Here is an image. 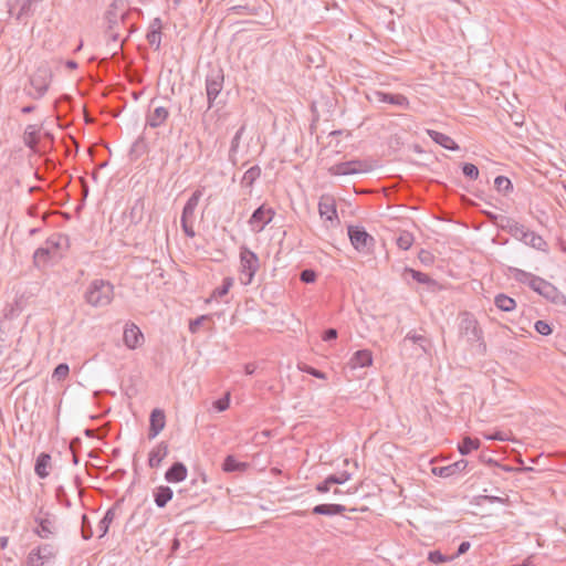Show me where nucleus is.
<instances>
[{
	"label": "nucleus",
	"mask_w": 566,
	"mask_h": 566,
	"mask_svg": "<svg viewBox=\"0 0 566 566\" xmlns=\"http://www.w3.org/2000/svg\"><path fill=\"white\" fill-rule=\"evenodd\" d=\"M507 273L517 283L527 285L547 301L556 302L558 298V290L545 279L514 266H510Z\"/></svg>",
	"instance_id": "f257e3e1"
},
{
	"label": "nucleus",
	"mask_w": 566,
	"mask_h": 566,
	"mask_svg": "<svg viewBox=\"0 0 566 566\" xmlns=\"http://www.w3.org/2000/svg\"><path fill=\"white\" fill-rule=\"evenodd\" d=\"M130 18L127 0H113L105 12L106 34L113 42L120 40V29L126 28Z\"/></svg>",
	"instance_id": "f03ea898"
},
{
	"label": "nucleus",
	"mask_w": 566,
	"mask_h": 566,
	"mask_svg": "<svg viewBox=\"0 0 566 566\" xmlns=\"http://www.w3.org/2000/svg\"><path fill=\"white\" fill-rule=\"evenodd\" d=\"M114 285L104 279L92 280L83 293V300L92 307L108 306L114 300Z\"/></svg>",
	"instance_id": "7ed1b4c3"
},
{
	"label": "nucleus",
	"mask_w": 566,
	"mask_h": 566,
	"mask_svg": "<svg viewBox=\"0 0 566 566\" xmlns=\"http://www.w3.org/2000/svg\"><path fill=\"white\" fill-rule=\"evenodd\" d=\"M52 70L48 62H42L35 72L30 75L29 84L23 91L32 99H41L48 92L52 82Z\"/></svg>",
	"instance_id": "20e7f679"
},
{
	"label": "nucleus",
	"mask_w": 566,
	"mask_h": 566,
	"mask_svg": "<svg viewBox=\"0 0 566 566\" xmlns=\"http://www.w3.org/2000/svg\"><path fill=\"white\" fill-rule=\"evenodd\" d=\"M459 333L468 343H479V346L485 350L486 345L483 340V331L472 313L463 312L460 314Z\"/></svg>",
	"instance_id": "39448f33"
},
{
	"label": "nucleus",
	"mask_w": 566,
	"mask_h": 566,
	"mask_svg": "<svg viewBox=\"0 0 566 566\" xmlns=\"http://www.w3.org/2000/svg\"><path fill=\"white\" fill-rule=\"evenodd\" d=\"M240 282L243 285L251 284L260 268V260L256 253L247 247L240 248Z\"/></svg>",
	"instance_id": "423d86ee"
},
{
	"label": "nucleus",
	"mask_w": 566,
	"mask_h": 566,
	"mask_svg": "<svg viewBox=\"0 0 566 566\" xmlns=\"http://www.w3.org/2000/svg\"><path fill=\"white\" fill-rule=\"evenodd\" d=\"M224 74L221 67L210 69L206 76V93L208 109L214 106V102L223 88Z\"/></svg>",
	"instance_id": "0eeeda50"
},
{
	"label": "nucleus",
	"mask_w": 566,
	"mask_h": 566,
	"mask_svg": "<svg viewBox=\"0 0 566 566\" xmlns=\"http://www.w3.org/2000/svg\"><path fill=\"white\" fill-rule=\"evenodd\" d=\"M347 233L352 245L361 253H369L375 247V239L361 226H348Z\"/></svg>",
	"instance_id": "6e6552de"
},
{
	"label": "nucleus",
	"mask_w": 566,
	"mask_h": 566,
	"mask_svg": "<svg viewBox=\"0 0 566 566\" xmlns=\"http://www.w3.org/2000/svg\"><path fill=\"white\" fill-rule=\"evenodd\" d=\"M328 171L333 176H347L366 172L368 171V166L365 161L356 159L335 164L328 169Z\"/></svg>",
	"instance_id": "1a4fd4ad"
},
{
	"label": "nucleus",
	"mask_w": 566,
	"mask_h": 566,
	"mask_svg": "<svg viewBox=\"0 0 566 566\" xmlns=\"http://www.w3.org/2000/svg\"><path fill=\"white\" fill-rule=\"evenodd\" d=\"M275 214V211L265 205L256 208L250 217L249 223L256 232L262 231L269 224Z\"/></svg>",
	"instance_id": "9d476101"
},
{
	"label": "nucleus",
	"mask_w": 566,
	"mask_h": 566,
	"mask_svg": "<svg viewBox=\"0 0 566 566\" xmlns=\"http://www.w3.org/2000/svg\"><path fill=\"white\" fill-rule=\"evenodd\" d=\"M54 557L53 546L43 544L33 548L27 558L28 566H44L46 562Z\"/></svg>",
	"instance_id": "9b49d317"
},
{
	"label": "nucleus",
	"mask_w": 566,
	"mask_h": 566,
	"mask_svg": "<svg viewBox=\"0 0 566 566\" xmlns=\"http://www.w3.org/2000/svg\"><path fill=\"white\" fill-rule=\"evenodd\" d=\"M373 99L378 103L391 104L400 109H408L410 106L409 99L403 94H392L382 91H375Z\"/></svg>",
	"instance_id": "f8f14e48"
},
{
	"label": "nucleus",
	"mask_w": 566,
	"mask_h": 566,
	"mask_svg": "<svg viewBox=\"0 0 566 566\" xmlns=\"http://www.w3.org/2000/svg\"><path fill=\"white\" fill-rule=\"evenodd\" d=\"M35 523H38V528H35V534L41 538H49L55 532L54 520L51 518V514L49 512H43L42 510L34 517Z\"/></svg>",
	"instance_id": "ddd939ff"
},
{
	"label": "nucleus",
	"mask_w": 566,
	"mask_h": 566,
	"mask_svg": "<svg viewBox=\"0 0 566 566\" xmlns=\"http://www.w3.org/2000/svg\"><path fill=\"white\" fill-rule=\"evenodd\" d=\"M169 115V109L165 106H157L154 109H149L145 117V126L158 128L167 122Z\"/></svg>",
	"instance_id": "4468645a"
},
{
	"label": "nucleus",
	"mask_w": 566,
	"mask_h": 566,
	"mask_svg": "<svg viewBox=\"0 0 566 566\" xmlns=\"http://www.w3.org/2000/svg\"><path fill=\"white\" fill-rule=\"evenodd\" d=\"M123 340L129 349H135L144 343V335L136 324L129 323L124 328Z\"/></svg>",
	"instance_id": "2eb2a0df"
},
{
	"label": "nucleus",
	"mask_w": 566,
	"mask_h": 566,
	"mask_svg": "<svg viewBox=\"0 0 566 566\" xmlns=\"http://www.w3.org/2000/svg\"><path fill=\"white\" fill-rule=\"evenodd\" d=\"M468 465H469V462L464 459H461V460L455 461L449 465L433 467L432 473L437 476L450 478V476L459 475L462 472H464L467 470Z\"/></svg>",
	"instance_id": "dca6fc26"
},
{
	"label": "nucleus",
	"mask_w": 566,
	"mask_h": 566,
	"mask_svg": "<svg viewBox=\"0 0 566 566\" xmlns=\"http://www.w3.org/2000/svg\"><path fill=\"white\" fill-rule=\"evenodd\" d=\"M165 424L166 416L164 410L158 408L154 409L149 417L148 439H155L165 428Z\"/></svg>",
	"instance_id": "f3484780"
},
{
	"label": "nucleus",
	"mask_w": 566,
	"mask_h": 566,
	"mask_svg": "<svg viewBox=\"0 0 566 566\" xmlns=\"http://www.w3.org/2000/svg\"><path fill=\"white\" fill-rule=\"evenodd\" d=\"M145 198L138 197L125 212V217L128 218L129 224L137 226L142 222L145 214Z\"/></svg>",
	"instance_id": "a211bd4d"
},
{
	"label": "nucleus",
	"mask_w": 566,
	"mask_h": 566,
	"mask_svg": "<svg viewBox=\"0 0 566 566\" xmlns=\"http://www.w3.org/2000/svg\"><path fill=\"white\" fill-rule=\"evenodd\" d=\"M318 212L322 218L328 221L337 219V210L335 199L331 196H322L318 202Z\"/></svg>",
	"instance_id": "6ab92c4d"
},
{
	"label": "nucleus",
	"mask_w": 566,
	"mask_h": 566,
	"mask_svg": "<svg viewBox=\"0 0 566 566\" xmlns=\"http://www.w3.org/2000/svg\"><path fill=\"white\" fill-rule=\"evenodd\" d=\"M161 29H163V22L160 18H155L150 24L148 32L146 34L147 42L150 46L155 49V51H158L160 49L161 44Z\"/></svg>",
	"instance_id": "aec40b11"
},
{
	"label": "nucleus",
	"mask_w": 566,
	"mask_h": 566,
	"mask_svg": "<svg viewBox=\"0 0 566 566\" xmlns=\"http://www.w3.org/2000/svg\"><path fill=\"white\" fill-rule=\"evenodd\" d=\"M120 501L115 502L104 514L103 518L97 524L98 537H104L109 530L111 524L116 517V512L119 509Z\"/></svg>",
	"instance_id": "412c9836"
},
{
	"label": "nucleus",
	"mask_w": 566,
	"mask_h": 566,
	"mask_svg": "<svg viewBox=\"0 0 566 566\" xmlns=\"http://www.w3.org/2000/svg\"><path fill=\"white\" fill-rule=\"evenodd\" d=\"M188 469L182 462L172 463L165 472V480L169 483H179L187 478Z\"/></svg>",
	"instance_id": "4be33fe9"
},
{
	"label": "nucleus",
	"mask_w": 566,
	"mask_h": 566,
	"mask_svg": "<svg viewBox=\"0 0 566 566\" xmlns=\"http://www.w3.org/2000/svg\"><path fill=\"white\" fill-rule=\"evenodd\" d=\"M169 446L166 441L159 442L153 448L148 454V465L150 468H158L161 461L168 455Z\"/></svg>",
	"instance_id": "5701e85b"
},
{
	"label": "nucleus",
	"mask_w": 566,
	"mask_h": 566,
	"mask_svg": "<svg viewBox=\"0 0 566 566\" xmlns=\"http://www.w3.org/2000/svg\"><path fill=\"white\" fill-rule=\"evenodd\" d=\"M202 189H197L192 192V195L189 197L187 202L184 206L182 213H181V220H195V211L198 207V203L202 197Z\"/></svg>",
	"instance_id": "b1692460"
},
{
	"label": "nucleus",
	"mask_w": 566,
	"mask_h": 566,
	"mask_svg": "<svg viewBox=\"0 0 566 566\" xmlns=\"http://www.w3.org/2000/svg\"><path fill=\"white\" fill-rule=\"evenodd\" d=\"M373 364V354L369 349H359L355 352L349 359L348 365L350 368H363Z\"/></svg>",
	"instance_id": "393cba45"
},
{
	"label": "nucleus",
	"mask_w": 566,
	"mask_h": 566,
	"mask_svg": "<svg viewBox=\"0 0 566 566\" xmlns=\"http://www.w3.org/2000/svg\"><path fill=\"white\" fill-rule=\"evenodd\" d=\"M427 134L429 137L440 145L441 147L448 149V150H459V145L448 135L440 133L438 130L428 129Z\"/></svg>",
	"instance_id": "a878e982"
},
{
	"label": "nucleus",
	"mask_w": 566,
	"mask_h": 566,
	"mask_svg": "<svg viewBox=\"0 0 566 566\" xmlns=\"http://www.w3.org/2000/svg\"><path fill=\"white\" fill-rule=\"evenodd\" d=\"M401 277L407 283H409V277H411L413 281H416L420 284H426V285H434L436 284V281L433 279H431L428 274L417 271V270H413L409 266H406L403 269Z\"/></svg>",
	"instance_id": "bb28decb"
},
{
	"label": "nucleus",
	"mask_w": 566,
	"mask_h": 566,
	"mask_svg": "<svg viewBox=\"0 0 566 566\" xmlns=\"http://www.w3.org/2000/svg\"><path fill=\"white\" fill-rule=\"evenodd\" d=\"M346 506L342 504H334V503H324V504H317L312 509V514L315 515H338L343 514L346 511Z\"/></svg>",
	"instance_id": "cd10ccee"
},
{
	"label": "nucleus",
	"mask_w": 566,
	"mask_h": 566,
	"mask_svg": "<svg viewBox=\"0 0 566 566\" xmlns=\"http://www.w3.org/2000/svg\"><path fill=\"white\" fill-rule=\"evenodd\" d=\"M172 495H174V492H172L171 488L167 486V485H159V486L155 488L153 491L155 504L159 509H164L168 504V502L171 501Z\"/></svg>",
	"instance_id": "c85d7f7f"
},
{
	"label": "nucleus",
	"mask_w": 566,
	"mask_h": 566,
	"mask_svg": "<svg viewBox=\"0 0 566 566\" xmlns=\"http://www.w3.org/2000/svg\"><path fill=\"white\" fill-rule=\"evenodd\" d=\"M524 244L543 252H547L548 244L542 235L528 229L525 239L522 241Z\"/></svg>",
	"instance_id": "c756f323"
},
{
	"label": "nucleus",
	"mask_w": 566,
	"mask_h": 566,
	"mask_svg": "<svg viewBox=\"0 0 566 566\" xmlns=\"http://www.w3.org/2000/svg\"><path fill=\"white\" fill-rule=\"evenodd\" d=\"M19 6V11L15 14V19L23 21L34 14V6L39 0H15Z\"/></svg>",
	"instance_id": "7c9ffc66"
},
{
	"label": "nucleus",
	"mask_w": 566,
	"mask_h": 566,
	"mask_svg": "<svg viewBox=\"0 0 566 566\" xmlns=\"http://www.w3.org/2000/svg\"><path fill=\"white\" fill-rule=\"evenodd\" d=\"M51 465V455L49 453L42 452L38 455L34 465V472L40 479H45L49 476L50 472L48 468Z\"/></svg>",
	"instance_id": "2f4dec72"
},
{
	"label": "nucleus",
	"mask_w": 566,
	"mask_h": 566,
	"mask_svg": "<svg viewBox=\"0 0 566 566\" xmlns=\"http://www.w3.org/2000/svg\"><path fill=\"white\" fill-rule=\"evenodd\" d=\"M249 468V463L238 461L234 455L229 454L224 458L222 463V470L224 472H243Z\"/></svg>",
	"instance_id": "473e14b6"
},
{
	"label": "nucleus",
	"mask_w": 566,
	"mask_h": 566,
	"mask_svg": "<svg viewBox=\"0 0 566 566\" xmlns=\"http://www.w3.org/2000/svg\"><path fill=\"white\" fill-rule=\"evenodd\" d=\"M52 251L49 247H40L33 253V264L41 269L45 266L51 259Z\"/></svg>",
	"instance_id": "72a5a7b5"
},
{
	"label": "nucleus",
	"mask_w": 566,
	"mask_h": 566,
	"mask_svg": "<svg viewBox=\"0 0 566 566\" xmlns=\"http://www.w3.org/2000/svg\"><path fill=\"white\" fill-rule=\"evenodd\" d=\"M494 304L503 312H512L516 307V301L504 293H500L495 296Z\"/></svg>",
	"instance_id": "f704fd0d"
},
{
	"label": "nucleus",
	"mask_w": 566,
	"mask_h": 566,
	"mask_svg": "<svg viewBox=\"0 0 566 566\" xmlns=\"http://www.w3.org/2000/svg\"><path fill=\"white\" fill-rule=\"evenodd\" d=\"M481 442L478 438L464 437L458 444V450L462 455H468L471 451L478 450Z\"/></svg>",
	"instance_id": "c9c22d12"
},
{
	"label": "nucleus",
	"mask_w": 566,
	"mask_h": 566,
	"mask_svg": "<svg viewBox=\"0 0 566 566\" xmlns=\"http://www.w3.org/2000/svg\"><path fill=\"white\" fill-rule=\"evenodd\" d=\"M24 144L31 149H35L39 144V129L35 125H28L24 130Z\"/></svg>",
	"instance_id": "e433bc0d"
},
{
	"label": "nucleus",
	"mask_w": 566,
	"mask_h": 566,
	"mask_svg": "<svg viewBox=\"0 0 566 566\" xmlns=\"http://www.w3.org/2000/svg\"><path fill=\"white\" fill-rule=\"evenodd\" d=\"M490 220L501 230L510 233L516 220L506 216L490 214Z\"/></svg>",
	"instance_id": "4c0bfd02"
},
{
	"label": "nucleus",
	"mask_w": 566,
	"mask_h": 566,
	"mask_svg": "<svg viewBox=\"0 0 566 566\" xmlns=\"http://www.w3.org/2000/svg\"><path fill=\"white\" fill-rule=\"evenodd\" d=\"M261 176V168L258 165L250 167L241 179V185L247 188H251L256 179Z\"/></svg>",
	"instance_id": "58836bf2"
},
{
	"label": "nucleus",
	"mask_w": 566,
	"mask_h": 566,
	"mask_svg": "<svg viewBox=\"0 0 566 566\" xmlns=\"http://www.w3.org/2000/svg\"><path fill=\"white\" fill-rule=\"evenodd\" d=\"M245 130V125H242L238 130L237 133L234 134L232 140H231V146H230V150H229V159L234 163L235 161V154L238 153V149H239V146H240V142H241V137L243 135Z\"/></svg>",
	"instance_id": "ea45409f"
},
{
	"label": "nucleus",
	"mask_w": 566,
	"mask_h": 566,
	"mask_svg": "<svg viewBox=\"0 0 566 566\" xmlns=\"http://www.w3.org/2000/svg\"><path fill=\"white\" fill-rule=\"evenodd\" d=\"M233 285V279L227 276L222 280V284L216 287L211 293V298H220L227 295Z\"/></svg>",
	"instance_id": "a19ab883"
},
{
	"label": "nucleus",
	"mask_w": 566,
	"mask_h": 566,
	"mask_svg": "<svg viewBox=\"0 0 566 566\" xmlns=\"http://www.w3.org/2000/svg\"><path fill=\"white\" fill-rule=\"evenodd\" d=\"M148 153V146L144 135H140L130 148V155H134L136 158L142 155Z\"/></svg>",
	"instance_id": "79ce46f5"
},
{
	"label": "nucleus",
	"mask_w": 566,
	"mask_h": 566,
	"mask_svg": "<svg viewBox=\"0 0 566 566\" xmlns=\"http://www.w3.org/2000/svg\"><path fill=\"white\" fill-rule=\"evenodd\" d=\"M494 186L499 192L504 195L509 193L513 189L511 180L505 176H497L494 180Z\"/></svg>",
	"instance_id": "37998d69"
},
{
	"label": "nucleus",
	"mask_w": 566,
	"mask_h": 566,
	"mask_svg": "<svg viewBox=\"0 0 566 566\" xmlns=\"http://www.w3.org/2000/svg\"><path fill=\"white\" fill-rule=\"evenodd\" d=\"M413 235L412 233L408 232V231H402L399 237L397 238L396 240V243L398 245L399 249L401 250H408L410 249V247L412 245L413 243Z\"/></svg>",
	"instance_id": "c03bdc74"
},
{
	"label": "nucleus",
	"mask_w": 566,
	"mask_h": 566,
	"mask_svg": "<svg viewBox=\"0 0 566 566\" xmlns=\"http://www.w3.org/2000/svg\"><path fill=\"white\" fill-rule=\"evenodd\" d=\"M69 374H70L69 365L66 363H61L54 368L53 374H52V379L60 382V381L65 380L66 377L69 376Z\"/></svg>",
	"instance_id": "a18cd8bd"
},
{
	"label": "nucleus",
	"mask_w": 566,
	"mask_h": 566,
	"mask_svg": "<svg viewBox=\"0 0 566 566\" xmlns=\"http://www.w3.org/2000/svg\"><path fill=\"white\" fill-rule=\"evenodd\" d=\"M81 536L85 541L91 539L93 536L92 525L86 514H83L81 517Z\"/></svg>",
	"instance_id": "49530a36"
},
{
	"label": "nucleus",
	"mask_w": 566,
	"mask_h": 566,
	"mask_svg": "<svg viewBox=\"0 0 566 566\" xmlns=\"http://www.w3.org/2000/svg\"><path fill=\"white\" fill-rule=\"evenodd\" d=\"M527 231L528 229L525 226L516 221L509 234L522 242L525 239Z\"/></svg>",
	"instance_id": "de8ad7c7"
},
{
	"label": "nucleus",
	"mask_w": 566,
	"mask_h": 566,
	"mask_svg": "<svg viewBox=\"0 0 566 566\" xmlns=\"http://www.w3.org/2000/svg\"><path fill=\"white\" fill-rule=\"evenodd\" d=\"M452 559L453 557L443 555L440 551H431L428 554V560L432 564H442Z\"/></svg>",
	"instance_id": "09e8293b"
},
{
	"label": "nucleus",
	"mask_w": 566,
	"mask_h": 566,
	"mask_svg": "<svg viewBox=\"0 0 566 566\" xmlns=\"http://www.w3.org/2000/svg\"><path fill=\"white\" fill-rule=\"evenodd\" d=\"M462 172L465 177H468L471 180H476L479 178V168L471 163H465L462 166Z\"/></svg>",
	"instance_id": "8fccbe9b"
},
{
	"label": "nucleus",
	"mask_w": 566,
	"mask_h": 566,
	"mask_svg": "<svg viewBox=\"0 0 566 566\" xmlns=\"http://www.w3.org/2000/svg\"><path fill=\"white\" fill-rule=\"evenodd\" d=\"M55 496L60 504L64 505L65 507H71V500L69 499V495L62 485L56 488Z\"/></svg>",
	"instance_id": "3c124183"
},
{
	"label": "nucleus",
	"mask_w": 566,
	"mask_h": 566,
	"mask_svg": "<svg viewBox=\"0 0 566 566\" xmlns=\"http://www.w3.org/2000/svg\"><path fill=\"white\" fill-rule=\"evenodd\" d=\"M62 241H67V237L61 235V234H55V235L50 237L46 240L45 247H49L51 249V251L53 252L54 250H56L61 247Z\"/></svg>",
	"instance_id": "603ef678"
},
{
	"label": "nucleus",
	"mask_w": 566,
	"mask_h": 566,
	"mask_svg": "<svg viewBox=\"0 0 566 566\" xmlns=\"http://www.w3.org/2000/svg\"><path fill=\"white\" fill-rule=\"evenodd\" d=\"M352 473L347 471H343L336 474L328 475V482H332L333 484H344L348 480H350Z\"/></svg>",
	"instance_id": "864d4df0"
},
{
	"label": "nucleus",
	"mask_w": 566,
	"mask_h": 566,
	"mask_svg": "<svg viewBox=\"0 0 566 566\" xmlns=\"http://www.w3.org/2000/svg\"><path fill=\"white\" fill-rule=\"evenodd\" d=\"M534 328H535V331H536L538 334H541V335H543V336H548V335H551V334H552V332H553V329H552V327H551L549 323H548V322H546V321H542V319H539V321H536V322H535V324H534Z\"/></svg>",
	"instance_id": "5fc2aeb1"
},
{
	"label": "nucleus",
	"mask_w": 566,
	"mask_h": 566,
	"mask_svg": "<svg viewBox=\"0 0 566 566\" xmlns=\"http://www.w3.org/2000/svg\"><path fill=\"white\" fill-rule=\"evenodd\" d=\"M316 279H317V274L312 269H305L300 273V280L303 283H306V284L314 283L316 281Z\"/></svg>",
	"instance_id": "6e6d98bb"
},
{
	"label": "nucleus",
	"mask_w": 566,
	"mask_h": 566,
	"mask_svg": "<svg viewBox=\"0 0 566 566\" xmlns=\"http://www.w3.org/2000/svg\"><path fill=\"white\" fill-rule=\"evenodd\" d=\"M193 222H195V220H189V219L181 220L180 219L181 229L188 238H193L196 235V232L193 229Z\"/></svg>",
	"instance_id": "4d7b16f0"
},
{
	"label": "nucleus",
	"mask_w": 566,
	"mask_h": 566,
	"mask_svg": "<svg viewBox=\"0 0 566 566\" xmlns=\"http://www.w3.org/2000/svg\"><path fill=\"white\" fill-rule=\"evenodd\" d=\"M418 259L423 265H431L434 262V255L424 249H421L418 253Z\"/></svg>",
	"instance_id": "13d9d810"
},
{
	"label": "nucleus",
	"mask_w": 566,
	"mask_h": 566,
	"mask_svg": "<svg viewBox=\"0 0 566 566\" xmlns=\"http://www.w3.org/2000/svg\"><path fill=\"white\" fill-rule=\"evenodd\" d=\"M230 398L229 394H227L223 398H220L213 402V408L218 411H224L229 408Z\"/></svg>",
	"instance_id": "bf43d9fd"
},
{
	"label": "nucleus",
	"mask_w": 566,
	"mask_h": 566,
	"mask_svg": "<svg viewBox=\"0 0 566 566\" xmlns=\"http://www.w3.org/2000/svg\"><path fill=\"white\" fill-rule=\"evenodd\" d=\"M304 373L315 377V378H318V379H326V374L323 373L322 370L319 369H316L312 366H308V365H305L303 368H301Z\"/></svg>",
	"instance_id": "052dcab7"
},
{
	"label": "nucleus",
	"mask_w": 566,
	"mask_h": 566,
	"mask_svg": "<svg viewBox=\"0 0 566 566\" xmlns=\"http://www.w3.org/2000/svg\"><path fill=\"white\" fill-rule=\"evenodd\" d=\"M207 319H208L207 315H201V316L197 317L196 319L190 321L189 331L191 333H197L199 331L200 326L202 325V323Z\"/></svg>",
	"instance_id": "680f3d73"
},
{
	"label": "nucleus",
	"mask_w": 566,
	"mask_h": 566,
	"mask_svg": "<svg viewBox=\"0 0 566 566\" xmlns=\"http://www.w3.org/2000/svg\"><path fill=\"white\" fill-rule=\"evenodd\" d=\"M337 329L335 328H327L323 332L322 339L324 342H332L337 338Z\"/></svg>",
	"instance_id": "e2e57ef3"
},
{
	"label": "nucleus",
	"mask_w": 566,
	"mask_h": 566,
	"mask_svg": "<svg viewBox=\"0 0 566 566\" xmlns=\"http://www.w3.org/2000/svg\"><path fill=\"white\" fill-rule=\"evenodd\" d=\"M333 485L332 482H328V476L321 483H318L315 488V490L318 493H326L331 490V486Z\"/></svg>",
	"instance_id": "0e129e2a"
},
{
	"label": "nucleus",
	"mask_w": 566,
	"mask_h": 566,
	"mask_svg": "<svg viewBox=\"0 0 566 566\" xmlns=\"http://www.w3.org/2000/svg\"><path fill=\"white\" fill-rule=\"evenodd\" d=\"M471 547V544L470 542H462L459 546H458V549H457V553L454 555H452L451 557L457 558L463 554H465Z\"/></svg>",
	"instance_id": "69168bd1"
},
{
	"label": "nucleus",
	"mask_w": 566,
	"mask_h": 566,
	"mask_svg": "<svg viewBox=\"0 0 566 566\" xmlns=\"http://www.w3.org/2000/svg\"><path fill=\"white\" fill-rule=\"evenodd\" d=\"M81 446H82V441L78 437L76 438H73L71 441H70V450L72 453H75V452H78L80 449H81Z\"/></svg>",
	"instance_id": "338daca9"
},
{
	"label": "nucleus",
	"mask_w": 566,
	"mask_h": 566,
	"mask_svg": "<svg viewBox=\"0 0 566 566\" xmlns=\"http://www.w3.org/2000/svg\"><path fill=\"white\" fill-rule=\"evenodd\" d=\"M481 499H483L484 501H486L489 503H503L504 502V500L502 497L494 496V495H483V496H481Z\"/></svg>",
	"instance_id": "774afa93"
}]
</instances>
